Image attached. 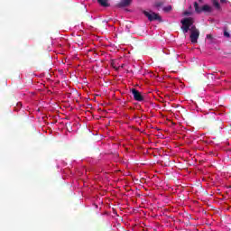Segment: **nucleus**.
<instances>
[{"label": "nucleus", "mask_w": 231, "mask_h": 231, "mask_svg": "<svg viewBox=\"0 0 231 231\" xmlns=\"http://www.w3.org/2000/svg\"><path fill=\"white\" fill-rule=\"evenodd\" d=\"M183 15H185V16L192 15V13H190V12H189V11H185V12L183 13Z\"/></svg>", "instance_id": "4468645a"}, {"label": "nucleus", "mask_w": 231, "mask_h": 231, "mask_svg": "<svg viewBox=\"0 0 231 231\" xmlns=\"http://www.w3.org/2000/svg\"><path fill=\"white\" fill-rule=\"evenodd\" d=\"M221 3H226V0H220Z\"/></svg>", "instance_id": "2eb2a0df"}, {"label": "nucleus", "mask_w": 231, "mask_h": 231, "mask_svg": "<svg viewBox=\"0 0 231 231\" xmlns=\"http://www.w3.org/2000/svg\"><path fill=\"white\" fill-rule=\"evenodd\" d=\"M224 37L230 38V32H226V30H224Z\"/></svg>", "instance_id": "f8f14e48"}, {"label": "nucleus", "mask_w": 231, "mask_h": 231, "mask_svg": "<svg viewBox=\"0 0 231 231\" xmlns=\"http://www.w3.org/2000/svg\"><path fill=\"white\" fill-rule=\"evenodd\" d=\"M213 6H215L216 10H221V5H219L217 0H213Z\"/></svg>", "instance_id": "1a4fd4ad"}, {"label": "nucleus", "mask_w": 231, "mask_h": 231, "mask_svg": "<svg viewBox=\"0 0 231 231\" xmlns=\"http://www.w3.org/2000/svg\"><path fill=\"white\" fill-rule=\"evenodd\" d=\"M154 6L155 8H160L163 6V2H155Z\"/></svg>", "instance_id": "9b49d317"}, {"label": "nucleus", "mask_w": 231, "mask_h": 231, "mask_svg": "<svg viewBox=\"0 0 231 231\" xmlns=\"http://www.w3.org/2000/svg\"><path fill=\"white\" fill-rule=\"evenodd\" d=\"M163 12H165L166 14H169V12H171V10H172V5H167L165 7H163Z\"/></svg>", "instance_id": "9d476101"}, {"label": "nucleus", "mask_w": 231, "mask_h": 231, "mask_svg": "<svg viewBox=\"0 0 231 231\" xmlns=\"http://www.w3.org/2000/svg\"><path fill=\"white\" fill-rule=\"evenodd\" d=\"M133 0H121L116 6L117 8H126V6H131Z\"/></svg>", "instance_id": "39448f33"}, {"label": "nucleus", "mask_w": 231, "mask_h": 231, "mask_svg": "<svg viewBox=\"0 0 231 231\" xmlns=\"http://www.w3.org/2000/svg\"><path fill=\"white\" fill-rule=\"evenodd\" d=\"M201 12H208V14L212 13V7L208 5H205L200 8Z\"/></svg>", "instance_id": "0eeeda50"}, {"label": "nucleus", "mask_w": 231, "mask_h": 231, "mask_svg": "<svg viewBox=\"0 0 231 231\" xmlns=\"http://www.w3.org/2000/svg\"><path fill=\"white\" fill-rule=\"evenodd\" d=\"M194 8L197 14H201V8H199V4H198V2L194 3Z\"/></svg>", "instance_id": "6e6552de"}, {"label": "nucleus", "mask_w": 231, "mask_h": 231, "mask_svg": "<svg viewBox=\"0 0 231 231\" xmlns=\"http://www.w3.org/2000/svg\"><path fill=\"white\" fill-rule=\"evenodd\" d=\"M180 24H182L180 28L183 33H189V32L190 31V27L192 26V24H194V18H184L180 21Z\"/></svg>", "instance_id": "f257e3e1"}, {"label": "nucleus", "mask_w": 231, "mask_h": 231, "mask_svg": "<svg viewBox=\"0 0 231 231\" xmlns=\"http://www.w3.org/2000/svg\"><path fill=\"white\" fill-rule=\"evenodd\" d=\"M190 35H189V39L192 42V44H196V42H198V39H199V30H198V28H196V25L191 26L190 28Z\"/></svg>", "instance_id": "f03ea898"}, {"label": "nucleus", "mask_w": 231, "mask_h": 231, "mask_svg": "<svg viewBox=\"0 0 231 231\" xmlns=\"http://www.w3.org/2000/svg\"><path fill=\"white\" fill-rule=\"evenodd\" d=\"M132 95L134 96V99L136 100V102H143L144 97L142 96V93L136 88H132Z\"/></svg>", "instance_id": "20e7f679"}, {"label": "nucleus", "mask_w": 231, "mask_h": 231, "mask_svg": "<svg viewBox=\"0 0 231 231\" xmlns=\"http://www.w3.org/2000/svg\"><path fill=\"white\" fill-rule=\"evenodd\" d=\"M199 3H201L203 0H199Z\"/></svg>", "instance_id": "dca6fc26"}, {"label": "nucleus", "mask_w": 231, "mask_h": 231, "mask_svg": "<svg viewBox=\"0 0 231 231\" xmlns=\"http://www.w3.org/2000/svg\"><path fill=\"white\" fill-rule=\"evenodd\" d=\"M108 1L109 0H97V3L100 6H103V8H108V6H111Z\"/></svg>", "instance_id": "423d86ee"}, {"label": "nucleus", "mask_w": 231, "mask_h": 231, "mask_svg": "<svg viewBox=\"0 0 231 231\" xmlns=\"http://www.w3.org/2000/svg\"><path fill=\"white\" fill-rule=\"evenodd\" d=\"M207 39H208L212 42L214 37L212 36V34H207Z\"/></svg>", "instance_id": "ddd939ff"}, {"label": "nucleus", "mask_w": 231, "mask_h": 231, "mask_svg": "<svg viewBox=\"0 0 231 231\" xmlns=\"http://www.w3.org/2000/svg\"><path fill=\"white\" fill-rule=\"evenodd\" d=\"M143 14L151 22H152V21H159V23H162L163 21V20H162V16H160L159 14H156L154 12L149 13L147 11H143Z\"/></svg>", "instance_id": "7ed1b4c3"}]
</instances>
